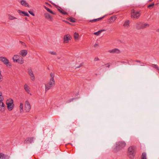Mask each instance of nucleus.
<instances>
[{
	"mask_svg": "<svg viewBox=\"0 0 159 159\" xmlns=\"http://www.w3.org/2000/svg\"><path fill=\"white\" fill-rule=\"evenodd\" d=\"M126 145V143L124 141H119L116 143L115 148L116 151H117L124 148Z\"/></svg>",
	"mask_w": 159,
	"mask_h": 159,
	"instance_id": "nucleus-1",
	"label": "nucleus"
},
{
	"mask_svg": "<svg viewBox=\"0 0 159 159\" xmlns=\"http://www.w3.org/2000/svg\"><path fill=\"white\" fill-rule=\"evenodd\" d=\"M149 25L148 24L144 23L142 22H137L135 25V27L137 30H139L141 29H144L147 27H148Z\"/></svg>",
	"mask_w": 159,
	"mask_h": 159,
	"instance_id": "nucleus-2",
	"label": "nucleus"
},
{
	"mask_svg": "<svg viewBox=\"0 0 159 159\" xmlns=\"http://www.w3.org/2000/svg\"><path fill=\"white\" fill-rule=\"evenodd\" d=\"M135 149V147L133 146H130L128 148V153L130 155L129 157L131 159H133L135 156L134 153Z\"/></svg>",
	"mask_w": 159,
	"mask_h": 159,
	"instance_id": "nucleus-3",
	"label": "nucleus"
},
{
	"mask_svg": "<svg viewBox=\"0 0 159 159\" xmlns=\"http://www.w3.org/2000/svg\"><path fill=\"white\" fill-rule=\"evenodd\" d=\"M13 100L9 98L7 100L6 104L7 106V108L9 111L12 110L14 107V104H13Z\"/></svg>",
	"mask_w": 159,
	"mask_h": 159,
	"instance_id": "nucleus-4",
	"label": "nucleus"
},
{
	"mask_svg": "<svg viewBox=\"0 0 159 159\" xmlns=\"http://www.w3.org/2000/svg\"><path fill=\"white\" fill-rule=\"evenodd\" d=\"M55 85V80L52 81L50 80L49 83L45 84V91H47L50 89L54 87Z\"/></svg>",
	"mask_w": 159,
	"mask_h": 159,
	"instance_id": "nucleus-5",
	"label": "nucleus"
},
{
	"mask_svg": "<svg viewBox=\"0 0 159 159\" xmlns=\"http://www.w3.org/2000/svg\"><path fill=\"white\" fill-rule=\"evenodd\" d=\"M4 98L2 96V93L0 91V111L3 112L5 109V105L2 101L3 100Z\"/></svg>",
	"mask_w": 159,
	"mask_h": 159,
	"instance_id": "nucleus-6",
	"label": "nucleus"
},
{
	"mask_svg": "<svg viewBox=\"0 0 159 159\" xmlns=\"http://www.w3.org/2000/svg\"><path fill=\"white\" fill-rule=\"evenodd\" d=\"M140 15V14L138 11H135L134 10H132L131 13V17L134 19L139 18Z\"/></svg>",
	"mask_w": 159,
	"mask_h": 159,
	"instance_id": "nucleus-7",
	"label": "nucleus"
},
{
	"mask_svg": "<svg viewBox=\"0 0 159 159\" xmlns=\"http://www.w3.org/2000/svg\"><path fill=\"white\" fill-rule=\"evenodd\" d=\"M0 61L3 62L5 64L8 66L9 65L11 66V65L9 64V62L8 60L5 57H0Z\"/></svg>",
	"mask_w": 159,
	"mask_h": 159,
	"instance_id": "nucleus-8",
	"label": "nucleus"
},
{
	"mask_svg": "<svg viewBox=\"0 0 159 159\" xmlns=\"http://www.w3.org/2000/svg\"><path fill=\"white\" fill-rule=\"evenodd\" d=\"M25 110L27 112H28L31 108L30 104L28 100L25 101Z\"/></svg>",
	"mask_w": 159,
	"mask_h": 159,
	"instance_id": "nucleus-9",
	"label": "nucleus"
},
{
	"mask_svg": "<svg viewBox=\"0 0 159 159\" xmlns=\"http://www.w3.org/2000/svg\"><path fill=\"white\" fill-rule=\"evenodd\" d=\"M34 138L33 137H29L27 138L24 141V143L25 144L27 143H31L33 141Z\"/></svg>",
	"mask_w": 159,
	"mask_h": 159,
	"instance_id": "nucleus-10",
	"label": "nucleus"
},
{
	"mask_svg": "<svg viewBox=\"0 0 159 159\" xmlns=\"http://www.w3.org/2000/svg\"><path fill=\"white\" fill-rule=\"evenodd\" d=\"M28 72L29 75L30 76V78L32 80H34L35 79L34 75L31 69L30 68H29L28 69Z\"/></svg>",
	"mask_w": 159,
	"mask_h": 159,
	"instance_id": "nucleus-11",
	"label": "nucleus"
},
{
	"mask_svg": "<svg viewBox=\"0 0 159 159\" xmlns=\"http://www.w3.org/2000/svg\"><path fill=\"white\" fill-rule=\"evenodd\" d=\"M20 14V15L23 16H27L29 17L30 16L29 14L24 11H22L20 10H18L17 11Z\"/></svg>",
	"mask_w": 159,
	"mask_h": 159,
	"instance_id": "nucleus-12",
	"label": "nucleus"
},
{
	"mask_svg": "<svg viewBox=\"0 0 159 159\" xmlns=\"http://www.w3.org/2000/svg\"><path fill=\"white\" fill-rule=\"evenodd\" d=\"M53 5H55V7L57 8V7H59V8H60V9L59 8H58L57 9V10L58 11H59L60 13H62V14H63V15H68V13L64 11L63 10H62L60 7H58L57 6H56L55 4H52Z\"/></svg>",
	"mask_w": 159,
	"mask_h": 159,
	"instance_id": "nucleus-13",
	"label": "nucleus"
},
{
	"mask_svg": "<svg viewBox=\"0 0 159 159\" xmlns=\"http://www.w3.org/2000/svg\"><path fill=\"white\" fill-rule=\"evenodd\" d=\"M10 156L7 155L5 154L2 153H0V158L1 159H9Z\"/></svg>",
	"mask_w": 159,
	"mask_h": 159,
	"instance_id": "nucleus-14",
	"label": "nucleus"
},
{
	"mask_svg": "<svg viewBox=\"0 0 159 159\" xmlns=\"http://www.w3.org/2000/svg\"><path fill=\"white\" fill-rule=\"evenodd\" d=\"M71 37L69 34L65 35L64 37V41L66 43H68L69 40L70 39Z\"/></svg>",
	"mask_w": 159,
	"mask_h": 159,
	"instance_id": "nucleus-15",
	"label": "nucleus"
},
{
	"mask_svg": "<svg viewBox=\"0 0 159 159\" xmlns=\"http://www.w3.org/2000/svg\"><path fill=\"white\" fill-rule=\"evenodd\" d=\"M108 52L111 53H120V51L117 48H114L111 50H110Z\"/></svg>",
	"mask_w": 159,
	"mask_h": 159,
	"instance_id": "nucleus-16",
	"label": "nucleus"
},
{
	"mask_svg": "<svg viewBox=\"0 0 159 159\" xmlns=\"http://www.w3.org/2000/svg\"><path fill=\"white\" fill-rule=\"evenodd\" d=\"M27 51L26 50H22L20 51V54L23 57L25 56L27 54Z\"/></svg>",
	"mask_w": 159,
	"mask_h": 159,
	"instance_id": "nucleus-17",
	"label": "nucleus"
},
{
	"mask_svg": "<svg viewBox=\"0 0 159 159\" xmlns=\"http://www.w3.org/2000/svg\"><path fill=\"white\" fill-rule=\"evenodd\" d=\"M45 18L50 20L52 21V18L51 16L48 13H46L44 14Z\"/></svg>",
	"mask_w": 159,
	"mask_h": 159,
	"instance_id": "nucleus-18",
	"label": "nucleus"
},
{
	"mask_svg": "<svg viewBox=\"0 0 159 159\" xmlns=\"http://www.w3.org/2000/svg\"><path fill=\"white\" fill-rule=\"evenodd\" d=\"M105 16L106 15H104V16H102L101 17H100V18H97V19H93V20H90L89 21V22L93 23V22H96V21H99L100 20H102L103 18H104V17H105Z\"/></svg>",
	"mask_w": 159,
	"mask_h": 159,
	"instance_id": "nucleus-19",
	"label": "nucleus"
},
{
	"mask_svg": "<svg viewBox=\"0 0 159 159\" xmlns=\"http://www.w3.org/2000/svg\"><path fill=\"white\" fill-rule=\"evenodd\" d=\"M24 89L28 94H30V95H32L31 93H29L30 88L27 84H25L24 85Z\"/></svg>",
	"mask_w": 159,
	"mask_h": 159,
	"instance_id": "nucleus-20",
	"label": "nucleus"
},
{
	"mask_svg": "<svg viewBox=\"0 0 159 159\" xmlns=\"http://www.w3.org/2000/svg\"><path fill=\"white\" fill-rule=\"evenodd\" d=\"M20 58L16 60V62H18L19 63L22 64L24 63V61L22 57H20Z\"/></svg>",
	"mask_w": 159,
	"mask_h": 159,
	"instance_id": "nucleus-21",
	"label": "nucleus"
},
{
	"mask_svg": "<svg viewBox=\"0 0 159 159\" xmlns=\"http://www.w3.org/2000/svg\"><path fill=\"white\" fill-rule=\"evenodd\" d=\"M130 21L129 20H127L125 21L123 26L126 27H129V26Z\"/></svg>",
	"mask_w": 159,
	"mask_h": 159,
	"instance_id": "nucleus-22",
	"label": "nucleus"
},
{
	"mask_svg": "<svg viewBox=\"0 0 159 159\" xmlns=\"http://www.w3.org/2000/svg\"><path fill=\"white\" fill-rule=\"evenodd\" d=\"M116 16H112L109 19V22H110V23L113 22L116 20Z\"/></svg>",
	"mask_w": 159,
	"mask_h": 159,
	"instance_id": "nucleus-23",
	"label": "nucleus"
},
{
	"mask_svg": "<svg viewBox=\"0 0 159 159\" xmlns=\"http://www.w3.org/2000/svg\"><path fill=\"white\" fill-rule=\"evenodd\" d=\"M20 57H21L20 56H19L17 55H15L13 57V62H16V60H17V59H18L20 58Z\"/></svg>",
	"mask_w": 159,
	"mask_h": 159,
	"instance_id": "nucleus-24",
	"label": "nucleus"
},
{
	"mask_svg": "<svg viewBox=\"0 0 159 159\" xmlns=\"http://www.w3.org/2000/svg\"><path fill=\"white\" fill-rule=\"evenodd\" d=\"M106 30L104 29L101 30H99L98 31L94 32V34L96 36L99 35L102 32L105 31Z\"/></svg>",
	"mask_w": 159,
	"mask_h": 159,
	"instance_id": "nucleus-25",
	"label": "nucleus"
},
{
	"mask_svg": "<svg viewBox=\"0 0 159 159\" xmlns=\"http://www.w3.org/2000/svg\"><path fill=\"white\" fill-rule=\"evenodd\" d=\"M43 7L47 10L48 12L50 13L53 15H56V13H55L53 12L52 10H50L49 8L47 7L46 6H43Z\"/></svg>",
	"mask_w": 159,
	"mask_h": 159,
	"instance_id": "nucleus-26",
	"label": "nucleus"
},
{
	"mask_svg": "<svg viewBox=\"0 0 159 159\" xmlns=\"http://www.w3.org/2000/svg\"><path fill=\"white\" fill-rule=\"evenodd\" d=\"M150 66L154 68L155 69L157 70L158 73H159V68L157 64H152Z\"/></svg>",
	"mask_w": 159,
	"mask_h": 159,
	"instance_id": "nucleus-27",
	"label": "nucleus"
},
{
	"mask_svg": "<svg viewBox=\"0 0 159 159\" xmlns=\"http://www.w3.org/2000/svg\"><path fill=\"white\" fill-rule=\"evenodd\" d=\"M20 3L22 5L25 7L28 6L29 5L25 1L22 0L20 1Z\"/></svg>",
	"mask_w": 159,
	"mask_h": 159,
	"instance_id": "nucleus-28",
	"label": "nucleus"
},
{
	"mask_svg": "<svg viewBox=\"0 0 159 159\" xmlns=\"http://www.w3.org/2000/svg\"><path fill=\"white\" fill-rule=\"evenodd\" d=\"M133 62L135 61L137 62H138L139 63H141V64L140 65L141 66H144V63L143 62H141V61L140 60H136L135 61L134 60H132Z\"/></svg>",
	"mask_w": 159,
	"mask_h": 159,
	"instance_id": "nucleus-29",
	"label": "nucleus"
},
{
	"mask_svg": "<svg viewBox=\"0 0 159 159\" xmlns=\"http://www.w3.org/2000/svg\"><path fill=\"white\" fill-rule=\"evenodd\" d=\"M141 159H147L146 158V153L145 152H143L142 153Z\"/></svg>",
	"mask_w": 159,
	"mask_h": 159,
	"instance_id": "nucleus-30",
	"label": "nucleus"
},
{
	"mask_svg": "<svg viewBox=\"0 0 159 159\" xmlns=\"http://www.w3.org/2000/svg\"><path fill=\"white\" fill-rule=\"evenodd\" d=\"M67 19L69 20L70 22H75V18H73L72 17L70 18H67Z\"/></svg>",
	"mask_w": 159,
	"mask_h": 159,
	"instance_id": "nucleus-31",
	"label": "nucleus"
},
{
	"mask_svg": "<svg viewBox=\"0 0 159 159\" xmlns=\"http://www.w3.org/2000/svg\"><path fill=\"white\" fill-rule=\"evenodd\" d=\"M79 98H72L70 99L69 100H67L66 102V103H69L73 101L74 100L78 99Z\"/></svg>",
	"mask_w": 159,
	"mask_h": 159,
	"instance_id": "nucleus-32",
	"label": "nucleus"
},
{
	"mask_svg": "<svg viewBox=\"0 0 159 159\" xmlns=\"http://www.w3.org/2000/svg\"><path fill=\"white\" fill-rule=\"evenodd\" d=\"M155 3L154 2H152L151 4H149L148 5L147 7L150 9H151L153 8V6L154 5Z\"/></svg>",
	"mask_w": 159,
	"mask_h": 159,
	"instance_id": "nucleus-33",
	"label": "nucleus"
},
{
	"mask_svg": "<svg viewBox=\"0 0 159 159\" xmlns=\"http://www.w3.org/2000/svg\"><path fill=\"white\" fill-rule=\"evenodd\" d=\"M23 104L21 103H20V113L22 112V111H23Z\"/></svg>",
	"mask_w": 159,
	"mask_h": 159,
	"instance_id": "nucleus-34",
	"label": "nucleus"
},
{
	"mask_svg": "<svg viewBox=\"0 0 159 159\" xmlns=\"http://www.w3.org/2000/svg\"><path fill=\"white\" fill-rule=\"evenodd\" d=\"M79 35L78 33H77L76 32H75L74 33V38L75 39H78V38L79 37Z\"/></svg>",
	"mask_w": 159,
	"mask_h": 159,
	"instance_id": "nucleus-35",
	"label": "nucleus"
},
{
	"mask_svg": "<svg viewBox=\"0 0 159 159\" xmlns=\"http://www.w3.org/2000/svg\"><path fill=\"white\" fill-rule=\"evenodd\" d=\"M50 76L51 77V78H50V80H51L52 81L55 80L54 79V74L52 73H51L50 74Z\"/></svg>",
	"mask_w": 159,
	"mask_h": 159,
	"instance_id": "nucleus-36",
	"label": "nucleus"
},
{
	"mask_svg": "<svg viewBox=\"0 0 159 159\" xmlns=\"http://www.w3.org/2000/svg\"><path fill=\"white\" fill-rule=\"evenodd\" d=\"M8 16H9V18L10 20H14V19H17L16 18L13 16H12L11 15H9Z\"/></svg>",
	"mask_w": 159,
	"mask_h": 159,
	"instance_id": "nucleus-37",
	"label": "nucleus"
},
{
	"mask_svg": "<svg viewBox=\"0 0 159 159\" xmlns=\"http://www.w3.org/2000/svg\"><path fill=\"white\" fill-rule=\"evenodd\" d=\"M83 64H84L83 62L81 63L79 66H77L76 67V68H80V67H81L82 66H83Z\"/></svg>",
	"mask_w": 159,
	"mask_h": 159,
	"instance_id": "nucleus-38",
	"label": "nucleus"
},
{
	"mask_svg": "<svg viewBox=\"0 0 159 159\" xmlns=\"http://www.w3.org/2000/svg\"><path fill=\"white\" fill-rule=\"evenodd\" d=\"M28 12H29V13L32 16H35V15H34V13L32 11H28Z\"/></svg>",
	"mask_w": 159,
	"mask_h": 159,
	"instance_id": "nucleus-39",
	"label": "nucleus"
},
{
	"mask_svg": "<svg viewBox=\"0 0 159 159\" xmlns=\"http://www.w3.org/2000/svg\"><path fill=\"white\" fill-rule=\"evenodd\" d=\"M2 76L1 74V72L0 71V82L2 81Z\"/></svg>",
	"mask_w": 159,
	"mask_h": 159,
	"instance_id": "nucleus-40",
	"label": "nucleus"
},
{
	"mask_svg": "<svg viewBox=\"0 0 159 159\" xmlns=\"http://www.w3.org/2000/svg\"><path fill=\"white\" fill-rule=\"evenodd\" d=\"M49 53H51L52 55H56L57 53L56 52H49Z\"/></svg>",
	"mask_w": 159,
	"mask_h": 159,
	"instance_id": "nucleus-41",
	"label": "nucleus"
},
{
	"mask_svg": "<svg viewBox=\"0 0 159 159\" xmlns=\"http://www.w3.org/2000/svg\"><path fill=\"white\" fill-rule=\"evenodd\" d=\"M99 60V59L98 57H96L94 59V61H96Z\"/></svg>",
	"mask_w": 159,
	"mask_h": 159,
	"instance_id": "nucleus-42",
	"label": "nucleus"
},
{
	"mask_svg": "<svg viewBox=\"0 0 159 159\" xmlns=\"http://www.w3.org/2000/svg\"><path fill=\"white\" fill-rule=\"evenodd\" d=\"M45 4H46L48 5L50 7H52V6L50 4H49L47 2H45Z\"/></svg>",
	"mask_w": 159,
	"mask_h": 159,
	"instance_id": "nucleus-43",
	"label": "nucleus"
},
{
	"mask_svg": "<svg viewBox=\"0 0 159 159\" xmlns=\"http://www.w3.org/2000/svg\"><path fill=\"white\" fill-rule=\"evenodd\" d=\"M19 42L21 43V44H24L25 45V46H26L25 44V43H24V42H23L21 41H19Z\"/></svg>",
	"mask_w": 159,
	"mask_h": 159,
	"instance_id": "nucleus-44",
	"label": "nucleus"
},
{
	"mask_svg": "<svg viewBox=\"0 0 159 159\" xmlns=\"http://www.w3.org/2000/svg\"><path fill=\"white\" fill-rule=\"evenodd\" d=\"M66 23H67V24H69L70 25H71V24L68 22V21H65Z\"/></svg>",
	"mask_w": 159,
	"mask_h": 159,
	"instance_id": "nucleus-45",
	"label": "nucleus"
},
{
	"mask_svg": "<svg viewBox=\"0 0 159 159\" xmlns=\"http://www.w3.org/2000/svg\"><path fill=\"white\" fill-rule=\"evenodd\" d=\"M106 65H108V66H107V67H110V64H106Z\"/></svg>",
	"mask_w": 159,
	"mask_h": 159,
	"instance_id": "nucleus-46",
	"label": "nucleus"
},
{
	"mask_svg": "<svg viewBox=\"0 0 159 159\" xmlns=\"http://www.w3.org/2000/svg\"><path fill=\"white\" fill-rule=\"evenodd\" d=\"M97 45H98V44H95L94 45V47H96V46H97Z\"/></svg>",
	"mask_w": 159,
	"mask_h": 159,
	"instance_id": "nucleus-47",
	"label": "nucleus"
},
{
	"mask_svg": "<svg viewBox=\"0 0 159 159\" xmlns=\"http://www.w3.org/2000/svg\"><path fill=\"white\" fill-rule=\"evenodd\" d=\"M156 31L157 32H159V28Z\"/></svg>",
	"mask_w": 159,
	"mask_h": 159,
	"instance_id": "nucleus-48",
	"label": "nucleus"
},
{
	"mask_svg": "<svg viewBox=\"0 0 159 159\" xmlns=\"http://www.w3.org/2000/svg\"><path fill=\"white\" fill-rule=\"evenodd\" d=\"M158 5H159V3H157L155 4V5L156 6H158Z\"/></svg>",
	"mask_w": 159,
	"mask_h": 159,
	"instance_id": "nucleus-49",
	"label": "nucleus"
},
{
	"mask_svg": "<svg viewBox=\"0 0 159 159\" xmlns=\"http://www.w3.org/2000/svg\"><path fill=\"white\" fill-rule=\"evenodd\" d=\"M153 0H149L148 2H152Z\"/></svg>",
	"mask_w": 159,
	"mask_h": 159,
	"instance_id": "nucleus-50",
	"label": "nucleus"
},
{
	"mask_svg": "<svg viewBox=\"0 0 159 159\" xmlns=\"http://www.w3.org/2000/svg\"><path fill=\"white\" fill-rule=\"evenodd\" d=\"M122 63H125V62H124V61H122L121 62Z\"/></svg>",
	"mask_w": 159,
	"mask_h": 159,
	"instance_id": "nucleus-51",
	"label": "nucleus"
},
{
	"mask_svg": "<svg viewBox=\"0 0 159 159\" xmlns=\"http://www.w3.org/2000/svg\"><path fill=\"white\" fill-rule=\"evenodd\" d=\"M25 20H27V17H25Z\"/></svg>",
	"mask_w": 159,
	"mask_h": 159,
	"instance_id": "nucleus-52",
	"label": "nucleus"
},
{
	"mask_svg": "<svg viewBox=\"0 0 159 159\" xmlns=\"http://www.w3.org/2000/svg\"><path fill=\"white\" fill-rule=\"evenodd\" d=\"M22 44V45H23V46H25V45H24V44Z\"/></svg>",
	"mask_w": 159,
	"mask_h": 159,
	"instance_id": "nucleus-53",
	"label": "nucleus"
},
{
	"mask_svg": "<svg viewBox=\"0 0 159 159\" xmlns=\"http://www.w3.org/2000/svg\"><path fill=\"white\" fill-rule=\"evenodd\" d=\"M95 75H97V74H95Z\"/></svg>",
	"mask_w": 159,
	"mask_h": 159,
	"instance_id": "nucleus-54",
	"label": "nucleus"
},
{
	"mask_svg": "<svg viewBox=\"0 0 159 159\" xmlns=\"http://www.w3.org/2000/svg\"><path fill=\"white\" fill-rule=\"evenodd\" d=\"M1 88V86H0V88Z\"/></svg>",
	"mask_w": 159,
	"mask_h": 159,
	"instance_id": "nucleus-55",
	"label": "nucleus"
},
{
	"mask_svg": "<svg viewBox=\"0 0 159 159\" xmlns=\"http://www.w3.org/2000/svg\"><path fill=\"white\" fill-rule=\"evenodd\" d=\"M0 159H1V158H0Z\"/></svg>",
	"mask_w": 159,
	"mask_h": 159,
	"instance_id": "nucleus-56",
	"label": "nucleus"
}]
</instances>
